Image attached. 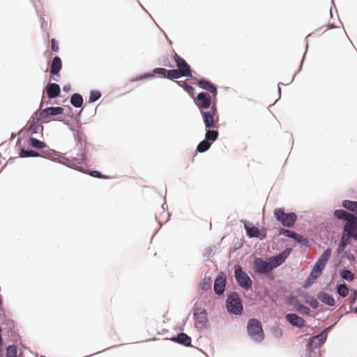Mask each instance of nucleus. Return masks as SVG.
<instances>
[{
	"label": "nucleus",
	"mask_w": 357,
	"mask_h": 357,
	"mask_svg": "<svg viewBox=\"0 0 357 357\" xmlns=\"http://www.w3.org/2000/svg\"><path fill=\"white\" fill-rule=\"evenodd\" d=\"M73 132L75 140L77 142L78 152L77 156L61 157L66 162L59 161V163L66 165V167L73 168L82 172H85L84 168L86 165V153L85 145L86 144V137L83 132L80 130H75L73 128H70Z\"/></svg>",
	"instance_id": "f257e3e1"
},
{
	"label": "nucleus",
	"mask_w": 357,
	"mask_h": 357,
	"mask_svg": "<svg viewBox=\"0 0 357 357\" xmlns=\"http://www.w3.org/2000/svg\"><path fill=\"white\" fill-rule=\"evenodd\" d=\"M225 305L227 310L229 314L236 316H240L243 314V306L242 301L239 295L236 291H232L228 294L225 301Z\"/></svg>",
	"instance_id": "f03ea898"
},
{
	"label": "nucleus",
	"mask_w": 357,
	"mask_h": 357,
	"mask_svg": "<svg viewBox=\"0 0 357 357\" xmlns=\"http://www.w3.org/2000/svg\"><path fill=\"white\" fill-rule=\"evenodd\" d=\"M247 332L250 339L255 342H261L264 338V333L261 323L255 318L248 320Z\"/></svg>",
	"instance_id": "7ed1b4c3"
},
{
	"label": "nucleus",
	"mask_w": 357,
	"mask_h": 357,
	"mask_svg": "<svg viewBox=\"0 0 357 357\" xmlns=\"http://www.w3.org/2000/svg\"><path fill=\"white\" fill-rule=\"evenodd\" d=\"M273 214L276 220L285 227H292L297 220V215L294 212L285 213L283 208H275Z\"/></svg>",
	"instance_id": "20e7f679"
},
{
	"label": "nucleus",
	"mask_w": 357,
	"mask_h": 357,
	"mask_svg": "<svg viewBox=\"0 0 357 357\" xmlns=\"http://www.w3.org/2000/svg\"><path fill=\"white\" fill-rule=\"evenodd\" d=\"M204 126L206 128H214L215 123L218 121V114L216 102H213L211 109L200 112Z\"/></svg>",
	"instance_id": "39448f33"
},
{
	"label": "nucleus",
	"mask_w": 357,
	"mask_h": 357,
	"mask_svg": "<svg viewBox=\"0 0 357 357\" xmlns=\"http://www.w3.org/2000/svg\"><path fill=\"white\" fill-rule=\"evenodd\" d=\"M234 278L238 286L242 289L248 290L252 287V280L239 265L234 266Z\"/></svg>",
	"instance_id": "423d86ee"
},
{
	"label": "nucleus",
	"mask_w": 357,
	"mask_h": 357,
	"mask_svg": "<svg viewBox=\"0 0 357 357\" xmlns=\"http://www.w3.org/2000/svg\"><path fill=\"white\" fill-rule=\"evenodd\" d=\"M62 107H50L43 109L40 112H35L31 116V119H36V121H41L45 119L62 114L63 112Z\"/></svg>",
	"instance_id": "0eeeda50"
},
{
	"label": "nucleus",
	"mask_w": 357,
	"mask_h": 357,
	"mask_svg": "<svg viewBox=\"0 0 357 357\" xmlns=\"http://www.w3.org/2000/svg\"><path fill=\"white\" fill-rule=\"evenodd\" d=\"M254 269L256 273L266 275H271L273 271L270 261H265L261 257L255 259Z\"/></svg>",
	"instance_id": "6e6552de"
},
{
	"label": "nucleus",
	"mask_w": 357,
	"mask_h": 357,
	"mask_svg": "<svg viewBox=\"0 0 357 357\" xmlns=\"http://www.w3.org/2000/svg\"><path fill=\"white\" fill-rule=\"evenodd\" d=\"M195 324V326L199 328H208V314L205 309L196 308L193 312Z\"/></svg>",
	"instance_id": "1a4fd4ad"
},
{
	"label": "nucleus",
	"mask_w": 357,
	"mask_h": 357,
	"mask_svg": "<svg viewBox=\"0 0 357 357\" xmlns=\"http://www.w3.org/2000/svg\"><path fill=\"white\" fill-rule=\"evenodd\" d=\"M213 102V96H207V94L204 92L199 93L195 100V103L200 112L206 109H211Z\"/></svg>",
	"instance_id": "9d476101"
},
{
	"label": "nucleus",
	"mask_w": 357,
	"mask_h": 357,
	"mask_svg": "<svg viewBox=\"0 0 357 357\" xmlns=\"http://www.w3.org/2000/svg\"><path fill=\"white\" fill-rule=\"evenodd\" d=\"M173 52V58L178 70L183 73V77L192 78V70L189 64L184 59L178 56L174 51Z\"/></svg>",
	"instance_id": "9b49d317"
},
{
	"label": "nucleus",
	"mask_w": 357,
	"mask_h": 357,
	"mask_svg": "<svg viewBox=\"0 0 357 357\" xmlns=\"http://www.w3.org/2000/svg\"><path fill=\"white\" fill-rule=\"evenodd\" d=\"M243 223L246 235L249 238H257L260 240H264L266 238V232L264 229L260 230L258 227L250 225L246 221H243Z\"/></svg>",
	"instance_id": "f8f14e48"
},
{
	"label": "nucleus",
	"mask_w": 357,
	"mask_h": 357,
	"mask_svg": "<svg viewBox=\"0 0 357 357\" xmlns=\"http://www.w3.org/2000/svg\"><path fill=\"white\" fill-rule=\"evenodd\" d=\"M291 252V248H287L280 253L268 259L272 269L282 264Z\"/></svg>",
	"instance_id": "ddd939ff"
},
{
	"label": "nucleus",
	"mask_w": 357,
	"mask_h": 357,
	"mask_svg": "<svg viewBox=\"0 0 357 357\" xmlns=\"http://www.w3.org/2000/svg\"><path fill=\"white\" fill-rule=\"evenodd\" d=\"M226 284V275L223 272L219 273L214 280L213 291L215 294L218 296L222 295L225 291Z\"/></svg>",
	"instance_id": "4468645a"
},
{
	"label": "nucleus",
	"mask_w": 357,
	"mask_h": 357,
	"mask_svg": "<svg viewBox=\"0 0 357 357\" xmlns=\"http://www.w3.org/2000/svg\"><path fill=\"white\" fill-rule=\"evenodd\" d=\"M197 84L202 89L211 93V96H213V102H216L218 89L214 84L208 79H199Z\"/></svg>",
	"instance_id": "2eb2a0df"
},
{
	"label": "nucleus",
	"mask_w": 357,
	"mask_h": 357,
	"mask_svg": "<svg viewBox=\"0 0 357 357\" xmlns=\"http://www.w3.org/2000/svg\"><path fill=\"white\" fill-rule=\"evenodd\" d=\"M169 70H167L164 68H155L153 70V74L151 73H144L139 76L135 77V78L131 79V82H135L137 81L142 80L144 79H149L155 77L154 74H160L162 75L165 77H169Z\"/></svg>",
	"instance_id": "dca6fc26"
},
{
	"label": "nucleus",
	"mask_w": 357,
	"mask_h": 357,
	"mask_svg": "<svg viewBox=\"0 0 357 357\" xmlns=\"http://www.w3.org/2000/svg\"><path fill=\"white\" fill-rule=\"evenodd\" d=\"M326 341V336L324 333H320L318 335L309 338L307 347L310 350L318 349L321 347Z\"/></svg>",
	"instance_id": "f3484780"
},
{
	"label": "nucleus",
	"mask_w": 357,
	"mask_h": 357,
	"mask_svg": "<svg viewBox=\"0 0 357 357\" xmlns=\"http://www.w3.org/2000/svg\"><path fill=\"white\" fill-rule=\"evenodd\" d=\"M331 255V250L330 248H327L317 259L316 263L314 265V267L317 268V269H320L323 271L326 267L328 261L330 259Z\"/></svg>",
	"instance_id": "a211bd4d"
},
{
	"label": "nucleus",
	"mask_w": 357,
	"mask_h": 357,
	"mask_svg": "<svg viewBox=\"0 0 357 357\" xmlns=\"http://www.w3.org/2000/svg\"><path fill=\"white\" fill-rule=\"evenodd\" d=\"M287 321L293 326L301 328L305 325V320L295 313H288L286 315Z\"/></svg>",
	"instance_id": "6ab92c4d"
},
{
	"label": "nucleus",
	"mask_w": 357,
	"mask_h": 357,
	"mask_svg": "<svg viewBox=\"0 0 357 357\" xmlns=\"http://www.w3.org/2000/svg\"><path fill=\"white\" fill-rule=\"evenodd\" d=\"M46 93L49 99L56 98L60 96V86L56 83H49L46 86Z\"/></svg>",
	"instance_id": "aec40b11"
},
{
	"label": "nucleus",
	"mask_w": 357,
	"mask_h": 357,
	"mask_svg": "<svg viewBox=\"0 0 357 357\" xmlns=\"http://www.w3.org/2000/svg\"><path fill=\"white\" fill-rule=\"evenodd\" d=\"M170 340L185 347L191 346V337L185 333H180L176 336L170 338Z\"/></svg>",
	"instance_id": "412c9836"
},
{
	"label": "nucleus",
	"mask_w": 357,
	"mask_h": 357,
	"mask_svg": "<svg viewBox=\"0 0 357 357\" xmlns=\"http://www.w3.org/2000/svg\"><path fill=\"white\" fill-rule=\"evenodd\" d=\"M342 234L349 241L351 239L357 241V227L344 224Z\"/></svg>",
	"instance_id": "4be33fe9"
},
{
	"label": "nucleus",
	"mask_w": 357,
	"mask_h": 357,
	"mask_svg": "<svg viewBox=\"0 0 357 357\" xmlns=\"http://www.w3.org/2000/svg\"><path fill=\"white\" fill-rule=\"evenodd\" d=\"M317 298L328 306L333 307L335 305V299L333 296L323 291L317 293Z\"/></svg>",
	"instance_id": "5701e85b"
},
{
	"label": "nucleus",
	"mask_w": 357,
	"mask_h": 357,
	"mask_svg": "<svg viewBox=\"0 0 357 357\" xmlns=\"http://www.w3.org/2000/svg\"><path fill=\"white\" fill-rule=\"evenodd\" d=\"M62 68V61L61 58L58 56H56L53 58L52 64H51V69L50 73L53 75H56L59 73L60 70Z\"/></svg>",
	"instance_id": "b1692460"
},
{
	"label": "nucleus",
	"mask_w": 357,
	"mask_h": 357,
	"mask_svg": "<svg viewBox=\"0 0 357 357\" xmlns=\"http://www.w3.org/2000/svg\"><path fill=\"white\" fill-rule=\"evenodd\" d=\"M301 296L304 298L305 302L313 309L318 308L319 303L314 296L310 295L307 291L301 292Z\"/></svg>",
	"instance_id": "393cba45"
},
{
	"label": "nucleus",
	"mask_w": 357,
	"mask_h": 357,
	"mask_svg": "<svg viewBox=\"0 0 357 357\" xmlns=\"http://www.w3.org/2000/svg\"><path fill=\"white\" fill-rule=\"evenodd\" d=\"M342 206L343 208L350 211V213L357 215V201L343 200L342 202Z\"/></svg>",
	"instance_id": "a878e982"
},
{
	"label": "nucleus",
	"mask_w": 357,
	"mask_h": 357,
	"mask_svg": "<svg viewBox=\"0 0 357 357\" xmlns=\"http://www.w3.org/2000/svg\"><path fill=\"white\" fill-rule=\"evenodd\" d=\"M39 121H36V119H29L28 123L29 126L27 128L28 131H31V134H37L40 131L43 130V126L40 124H38Z\"/></svg>",
	"instance_id": "bb28decb"
},
{
	"label": "nucleus",
	"mask_w": 357,
	"mask_h": 357,
	"mask_svg": "<svg viewBox=\"0 0 357 357\" xmlns=\"http://www.w3.org/2000/svg\"><path fill=\"white\" fill-rule=\"evenodd\" d=\"M219 136V132L217 129L208 128L206 130L204 139L211 144L217 140Z\"/></svg>",
	"instance_id": "cd10ccee"
},
{
	"label": "nucleus",
	"mask_w": 357,
	"mask_h": 357,
	"mask_svg": "<svg viewBox=\"0 0 357 357\" xmlns=\"http://www.w3.org/2000/svg\"><path fill=\"white\" fill-rule=\"evenodd\" d=\"M70 104L75 108H80L83 105L84 100L80 93H73L70 99Z\"/></svg>",
	"instance_id": "c85d7f7f"
},
{
	"label": "nucleus",
	"mask_w": 357,
	"mask_h": 357,
	"mask_svg": "<svg viewBox=\"0 0 357 357\" xmlns=\"http://www.w3.org/2000/svg\"><path fill=\"white\" fill-rule=\"evenodd\" d=\"M19 156L22 158L29 157H40L41 154L30 149L22 148L20 149Z\"/></svg>",
	"instance_id": "c756f323"
},
{
	"label": "nucleus",
	"mask_w": 357,
	"mask_h": 357,
	"mask_svg": "<svg viewBox=\"0 0 357 357\" xmlns=\"http://www.w3.org/2000/svg\"><path fill=\"white\" fill-rule=\"evenodd\" d=\"M351 244V241H349L347 237H345L342 234L341 236L340 241L338 244V247L337 248V254L338 255L344 252L345 248Z\"/></svg>",
	"instance_id": "7c9ffc66"
},
{
	"label": "nucleus",
	"mask_w": 357,
	"mask_h": 357,
	"mask_svg": "<svg viewBox=\"0 0 357 357\" xmlns=\"http://www.w3.org/2000/svg\"><path fill=\"white\" fill-rule=\"evenodd\" d=\"M294 308L296 311L302 314L308 315L310 312V310L305 305L301 303L298 300L294 301Z\"/></svg>",
	"instance_id": "2f4dec72"
},
{
	"label": "nucleus",
	"mask_w": 357,
	"mask_h": 357,
	"mask_svg": "<svg viewBox=\"0 0 357 357\" xmlns=\"http://www.w3.org/2000/svg\"><path fill=\"white\" fill-rule=\"evenodd\" d=\"M175 82L181 87L191 97H194L195 88L188 84L186 81H175Z\"/></svg>",
	"instance_id": "473e14b6"
},
{
	"label": "nucleus",
	"mask_w": 357,
	"mask_h": 357,
	"mask_svg": "<svg viewBox=\"0 0 357 357\" xmlns=\"http://www.w3.org/2000/svg\"><path fill=\"white\" fill-rule=\"evenodd\" d=\"M350 213V212L344 209H337L334 211L333 215L335 218L341 220H344L345 222H347Z\"/></svg>",
	"instance_id": "72a5a7b5"
},
{
	"label": "nucleus",
	"mask_w": 357,
	"mask_h": 357,
	"mask_svg": "<svg viewBox=\"0 0 357 357\" xmlns=\"http://www.w3.org/2000/svg\"><path fill=\"white\" fill-rule=\"evenodd\" d=\"M30 145L36 149H43L47 146V144L45 142L40 141V139H38L34 137H31L29 139Z\"/></svg>",
	"instance_id": "f704fd0d"
},
{
	"label": "nucleus",
	"mask_w": 357,
	"mask_h": 357,
	"mask_svg": "<svg viewBox=\"0 0 357 357\" xmlns=\"http://www.w3.org/2000/svg\"><path fill=\"white\" fill-rule=\"evenodd\" d=\"M211 145L212 144L209 142L204 139L198 144L197 146V151L199 153H204L211 148Z\"/></svg>",
	"instance_id": "c9c22d12"
},
{
	"label": "nucleus",
	"mask_w": 357,
	"mask_h": 357,
	"mask_svg": "<svg viewBox=\"0 0 357 357\" xmlns=\"http://www.w3.org/2000/svg\"><path fill=\"white\" fill-rule=\"evenodd\" d=\"M340 275L343 280L347 281H353L354 280V274L349 269L344 268L340 271Z\"/></svg>",
	"instance_id": "e433bc0d"
},
{
	"label": "nucleus",
	"mask_w": 357,
	"mask_h": 357,
	"mask_svg": "<svg viewBox=\"0 0 357 357\" xmlns=\"http://www.w3.org/2000/svg\"><path fill=\"white\" fill-rule=\"evenodd\" d=\"M211 285V277L204 276L202 281L200 282L199 287L203 291H207Z\"/></svg>",
	"instance_id": "4c0bfd02"
},
{
	"label": "nucleus",
	"mask_w": 357,
	"mask_h": 357,
	"mask_svg": "<svg viewBox=\"0 0 357 357\" xmlns=\"http://www.w3.org/2000/svg\"><path fill=\"white\" fill-rule=\"evenodd\" d=\"M337 293L342 298H345L349 293V289L345 284H338L337 285Z\"/></svg>",
	"instance_id": "58836bf2"
},
{
	"label": "nucleus",
	"mask_w": 357,
	"mask_h": 357,
	"mask_svg": "<svg viewBox=\"0 0 357 357\" xmlns=\"http://www.w3.org/2000/svg\"><path fill=\"white\" fill-rule=\"evenodd\" d=\"M17 349L15 344L8 345L6 348V357H17Z\"/></svg>",
	"instance_id": "ea45409f"
},
{
	"label": "nucleus",
	"mask_w": 357,
	"mask_h": 357,
	"mask_svg": "<svg viewBox=\"0 0 357 357\" xmlns=\"http://www.w3.org/2000/svg\"><path fill=\"white\" fill-rule=\"evenodd\" d=\"M102 93L99 91L92 90L90 91L89 102L92 103L101 98Z\"/></svg>",
	"instance_id": "a19ab883"
},
{
	"label": "nucleus",
	"mask_w": 357,
	"mask_h": 357,
	"mask_svg": "<svg viewBox=\"0 0 357 357\" xmlns=\"http://www.w3.org/2000/svg\"><path fill=\"white\" fill-rule=\"evenodd\" d=\"M181 77H183V73L178 70V69H172L169 70V79H178Z\"/></svg>",
	"instance_id": "79ce46f5"
},
{
	"label": "nucleus",
	"mask_w": 357,
	"mask_h": 357,
	"mask_svg": "<svg viewBox=\"0 0 357 357\" xmlns=\"http://www.w3.org/2000/svg\"><path fill=\"white\" fill-rule=\"evenodd\" d=\"M279 234L280 235H283L284 236L291 238L294 240L297 234V233L295 232L294 231H291V230L284 229V228L280 229Z\"/></svg>",
	"instance_id": "37998d69"
},
{
	"label": "nucleus",
	"mask_w": 357,
	"mask_h": 357,
	"mask_svg": "<svg viewBox=\"0 0 357 357\" xmlns=\"http://www.w3.org/2000/svg\"><path fill=\"white\" fill-rule=\"evenodd\" d=\"M322 272L323 271L321 270L317 269V268L313 266L308 276H310L312 279H314V280L315 281L321 276Z\"/></svg>",
	"instance_id": "c03bdc74"
},
{
	"label": "nucleus",
	"mask_w": 357,
	"mask_h": 357,
	"mask_svg": "<svg viewBox=\"0 0 357 357\" xmlns=\"http://www.w3.org/2000/svg\"><path fill=\"white\" fill-rule=\"evenodd\" d=\"M344 225L357 227V215L351 213L347 222H344Z\"/></svg>",
	"instance_id": "a18cd8bd"
},
{
	"label": "nucleus",
	"mask_w": 357,
	"mask_h": 357,
	"mask_svg": "<svg viewBox=\"0 0 357 357\" xmlns=\"http://www.w3.org/2000/svg\"><path fill=\"white\" fill-rule=\"evenodd\" d=\"M294 240L297 241L298 243H301L303 245L305 246H309L308 245V241L306 238H305L303 235L298 234H296Z\"/></svg>",
	"instance_id": "49530a36"
},
{
	"label": "nucleus",
	"mask_w": 357,
	"mask_h": 357,
	"mask_svg": "<svg viewBox=\"0 0 357 357\" xmlns=\"http://www.w3.org/2000/svg\"><path fill=\"white\" fill-rule=\"evenodd\" d=\"M56 155V152L54 150L49 149L43 151V154L41 155V158L52 159L54 155Z\"/></svg>",
	"instance_id": "de8ad7c7"
},
{
	"label": "nucleus",
	"mask_w": 357,
	"mask_h": 357,
	"mask_svg": "<svg viewBox=\"0 0 357 357\" xmlns=\"http://www.w3.org/2000/svg\"><path fill=\"white\" fill-rule=\"evenodd\" d=\"M271 333L273 335L278 339L280 338L283 334L282 330L278 326L273 327L271 328Z\"/></svg>",
	"instance_id": "09e8293b"
},
{
	"label": "nucleus",
	"mask_w": 357,
	"mask_h": 357,
	"mask_svg": "<svg viewBox=\"0 0 357 357\" xmlns=\"http://www.w3.org/2000/svg\"><path fill=\"white\" fill-rule=\"evenodd\" d=\"M91 176L98 178H104L105 176L97 170H91L88 173Z\"/></svg>",
	"instance_id": "8fccbe9b"
},
{
	"label": "nucleus",
	"mask_w": 357,
	"mask_h": 357,
	"mask_svg": "<svg viewBox=\"0 0 357 357\" xmlns=\"http://www.w3.org/2000/svg\"><path fill=\"white\" fill-rule=\"evenodd\" d=\"M314 279H312L310 276H308L304 282L303 287L304 289H308L312 284L314 283Z\"/></svg>",
	"instance_id": "3c124183"
},
{
	"label": "nucleus",
	"mask_w": 357,
	"mask_h": 357,
	"mask_svg": "<svg viewBox=\"0 0 357 357\" xmlns=\"http://www.w3.org/2000/svg\"><path fill=\"white\" fill-rule=\"evenodd\" d=\"M337 321H335L333 324L325 328L321 333H324L327 339L328 333L334 327V326L337 324Z\"/></svg>",
	"instance_id": "603ef678"
},
{
	"label": "nucleus",
	"mask_w": 357,
	"mask_h": 357,
	"mask_svg": "<svg viewBox=\"0 0 357 357\" xmlns=\"http://www.w3.org/2000/svg\"><path fill=\"white\" fill-rule=\"evenodd\" d=\"M51 43H52V49L54 52H58L59 50V46H58V43L56 42V40L55 39H52L51 40Z\"/></svg>",
	"instance_id": "864d4df0"
},
{
	"label": "nucleus",
	"mask_w": 357,
	"mask_h": 357,
	"mask_svg": "<svg viewBox=\"0 0 357 357\" xmlns=\"http://www.w3.org/2000/svg\"><path fill=\"white\" fill-rule=\"evenodd\" d=\"M344 254H345V257L348 259L349 261H355L356 257L354 254H352L350 252H345Z\"/></svg>",
	"instance_id": "5fc2aeb1"
},
{
	"label": "nucleus",
	"mask_w": 357,
	"mask_h": 357,
	"mask_svg": "<svg viewBox=\"0 0 357 357\" xmlns=\"http://www.w3.org/2000/svg\"><path fill=\"white\" fill-rule=\"evenodd\" d=\"M304 59H305V56H303V59H302V61H301V65H300V67H299L298 70H297V72L294 74V77H292L291 80L290 81V82H289V84L291 83V82L294 81V78H295L296 75H297V74H298V73L301 70L302 66H303V61H304Z\"/></svg>",
	"instance_id": "6e6d98bb"
},
{
	"label": "nucleus",
	"mask_w": 357,
	"mask_h": 357,
	"mask_svg": "<svg viewBox=\"0 0 357 357\" xmlns=\"http://www.w3.org/2000/svg\"><path fill=\"white\" fill-rule=\"evenodd\" d=\"M356 298H357L356 291L354 290V296L351 298L350 304L353 305L354 303H355Z\"/></svg>",
	"instance_id": "4d7b16f0"
},
{
	"label": "nucleus",
	"mask_w": 357,
	"mask_h": 357,
	"mask_svg": "<svg viewBox=\"0 0 357 357\" xmlns=\"http://www.w3.org/2000/svg\"><path fill=\"white\" fill-rule=\"evenodd\" d=\"M63 90L66 93H68L71 90V85L70 84H66L63 86Z\"/></svg>",
	"instance_id": "13d9d810"
},
{
	"label": "nucleus",
	"mask_w": 357,
	"mask_h": 357,
	"mask_svg": "<svg viewBox=\"0 0 357 357\" xmlns=\"http://www.w3.org/2000/svg\"><path fill=\"white\" fill-rule=\"evenodd\" d=\"M165 204H163L162 205V209L164 210V211H163V213L167 216V220H166V221H165V222H167L169 220V213H167V212L166 213V212H165Z\"/></svg>",
	"instance_id": "bf43d9fd"
},
{
	"label": "nucleus",
	"mask_w": 357,
	"mask_h": 357,
	"mask_svg": "<svg viewBox=\"0 0 357 357\" xmlns=\"http://www.w3.org/2000/svg\"><path fill=\"white\" fill-rule=\"evenodd\" d=\"M281 85H284L283 83L282 82H279L278 83V94H279V98H280V96H281Z\"/></svg>",
	"instance_id": "052dcab7"
},
{
	"label": "nucleus",
	"mask_w": 357,
	"mask_h": 357,
	"mask_svg": "<svg viewBox=\"0 0 357 357\" xmlns=\"http://www.w3.org/2000/svg\"><path fill=\"white\" fill-rule=\"evenodd\" d=\"M328 26V28H329L330 29H337V28H338V26H335V24H329Z\"/></svg>",
	"instance_id": "680f3d73"
},
{
	"label": "nucleus",
	"mask_w": 357,
	"mask_h": 357,
	"mask_svg": "<svg viewBox=\"0 0 357 357\" xmlns=\"http://www.w3.org/2000/svg\"><path fill=\"white\" fill-rule=\"evenodd\" d=\"M82 112V109H81V110L79 111V113H78V114L77 115V117L75 118V119H78V120H79V116H80V114H81Z\"/></svg>",
	"instance_id": "e2e57ef3"
},
{
	"label": "nucleus",
	"mask_w": 357,
	"mask_h": 357,
	"mask_svg": "<svg viewBox=\"0 0 357 357\" xmlns=\"http://www.w3.org/2000/svg\"><path fill=\"white\" fill-rule=\"evenodd\" d=\"M2 341H3V340H2V337H1V335H0V345H1V344H2Z\"/></svg>",
	"instance_id": "0e129e2a"
},
{
	"label": "nucleus",
	"mask_w": 357,
	"mask_h": 357,
	"mask_svg": "<svg viewBox=\"0 0 357 357\" xmlns=\"http://www.w3.org/2000/svg\"><path fill=\"white\" fill-rule=\"evenodd\" d=\"M354 312H355V313L357 314V307L355 308Z\"/></svg>",
	"instance_id": "69168bd1"
},
{
	"label": "nucleus",
	"mask_w": 357,
	"mask_h": 357,
	"mask_svg": "<svg viewBox=\"0 0 357 357\" xmlns=\"http://www.w3.org/2000/svg\"><path fill=\"white\" fill-rule=\"evenodd\" d=\"M310 36V34L307 35V36L306 37V40H307L308 38Z\"/></svg>",
	"instance_id": "338daca9"
},
{
	"label": "nucleus",
	"mask_w": 357,
	"mask_h": 357,
	"mask_svg": "<svg viewBox=\"0 0 357 357\" xmlns=\"http://www.w3.org/2000/svg\"><path fill=\"white\" fill-rule=\"evenodd\" d=\"M307 48H308V43H306V50H307Z\"/></svg>",
	"instance_id": "774afa93"
}]
</instances>
